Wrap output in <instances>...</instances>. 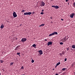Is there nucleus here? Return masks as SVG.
<instances>
[{
  "label": "nucleus",
  "instance_id": "obj_1",
  "mask_svg": "<svg viewBox=\"0 0 75 75\" xmlns=\"http://www.w3.org/2000/svg\"><path fill=\"white\" fill-rule=\"evenodd\" d=\"M58 34V33L57 32H54L50 34L49 35V37H50V36H52V35H57Z\"/></svg>",
  "mask_w": 75,
  "mask_h": 75
},
{
  "label": "nucleus",
  "instance_id": "obj_2",
  "mask_svg": "<svg viewBox=\"0 0 75 75\" xmlns=\"http://www.w3.org/2000/svg\"><path fill=\"white\" fill-rule=\"evenodd\" d=\"M66 38H67V37L65 36V37L63 39H61V41L62 42H65L66 41H67Z\"/></svg>",
  "mask_w": 75,
  "mask_h": 75
},
{
  "label": "nucleus",
  "instance_id": "obj_3",
  "mask_svg": "<svg viewBox=\"0 0 75 75\" xmlns=\"http://www.w3.org/2000/svg\"><path fill=\"white\" fill-rule=\"evenodd\" d=\"M27 41V39L25 38H23L21 40V42H25Z\"/></svg>",
  "mask_w": 75,
  "mask_h": 75
},
{
  "label": "nucleus",
  "instance_id": "obj_4",
  "mask_svg": "<svg viewBox=\"0 0 75 75\" xmlns=\"http://www.w3.org/2000/svg\"><path fill=\"white\" fill-rule=\"evenodd\" d=\"M40 5L41 7L44 6H45V3L44 2H41L40 4Z\"/></svg>",
  "mask_w": 75,
  "mask_h": 75
},
{
  "label": "nucleus",
  "instance_id": "obj_5",
  "mask_svg": "<svg viewBox=\"0 0 75 75\" xmlns=\"http://www.w3.org/2000/svg\"><path fill=\"white\" fill-rule=\"evenodd\" d=\"M13 16L14 18H15V17H17V15L16 14V13L14 11L13 13Z\"/></svg>",
  "mask_w": 75,
  "mask_h": 75
},
{
  "label": "nucleus",
  "instance_id": "obj_6",
  "mask_svg": "<svg viewBox=\"0 0 75 75\" xmlns=\"http://www.w3.org/2000/svg\"><path fill=\"white\" fill-rule=\"evenodd\" d=\"M52 7H53L54 8H55L56 9H58V8H59V6H52Z\"/></svg>",
  "mask_w": 75,
  "mask_h": 75
},
{
  "label": "nucleus",
  "instance_id": "obj_7",
  "mask_svg": "<svg viewBox=\"0 0 75 75\" xmlns=\"http://www.w3.org/2000/svg\"><path fill=\"white\" fill-rule=\"evenodd\" d=\"M38 52H39V54H40V55H42V54L43 53L42 51L41 50L38 51Z\"/></svg>",
  "mask_w": 75,
  "mask_h": 75
},
{
  "label": "nucleus",
  "instance_id": "obj_8",
  "mask_svg": "<svg viewBox=\"0 0 75 75\" xmlns=\"http://www.w3.org/2000/svg\"><path fill=\"white\" fill-rule=\"evenodd\" d=\"M75 16V13H73L71 15H70V17H71V18H73L74 16Z\"/></svg>",
  "mask_w": 75,
  "mask_h": 75
},
{
  "label": "nucleus",
  "instance_id": "obj_9",
  "mask_svg": "<svg viewBox=\"0 0 75 75\" xmlns=\"http://www.w3.org/2000/svg\"><path fill=\"white\" fill-rule=\"evenodd\" d=\"M52 42H48V43L47 44L48 46H49L50 45H52Z\"/></svg>",
  "mask_w": 75,
  "mask_h": 75
},
{
  "label": "nucleus",
  "instance_id": "obj_10",
  "mask_svg": "<svg viewBox=\"0 0 75 75\" xmlns=\"http://www.w3.org/2000/svg\"><path fill=\"white\" fill-rule=\"evenodd\" d=\"M64 53H65V52H64V51L62 52V53H61L60 54V55H61V57H62L63 56L62 55H64Z\"/></svg>",
  "mask_w": 75,
  "mask_h": 75
},
{
  "label": "nucleus",
  "instance_id": "obj_11",
  "mask_svg": "<svg viewBox=\"0 0 75 75\" xmlns=\"http://www.w3.org/2000/svg\"><path fill=\"white\" fill-rule=\"evenodd\" d=\"M19 47V46H17L15 49V50H18V47Z\"/></svg>",
  "mask_w": 75,
  "mask_h": 75
},
{
  "label": "nucleus",
  "instance_id": "obj_12",
  "mask_svg": "<svg viewBox=\"0 0 75 75\" xmlns=\"http://www.w3.org/2000/svg\"><path fill=\"white\" fill-rule=\"evenodd\" d=\"M37 46L35 44H34L32 46H33V47H34V48H35Z\"/></svg>",
  "mask_w": 75,
  "mask_h": 75
},
{
  "label": "nucleus",
  "instance_id": "obj_13",
  "mask_svg": "<svg viewBox=\"0 0 75 75\" xmlns=\"http://www.w3.org/2000/svg\"><path fill=\"white\" fill-rule=\"evenodd\" d=\"M32 14V13L31 12H28V15H31Z\"/></svg>",
  "mask_w": 75,
  "mask_h": 75
},
{
  "label": "nucleus",
  "instance_id": "obj_14",
  "mask_svg": "<svg viewBox=\"0 0 75 75\" xmlns=\"http://www.w3.org/2000/svg\"><path fill=\"white\" fill-rule=\"evenodd\" d=\"M71 47L72 48H74V49H75V45H72Z\"/></svg>",
  "mask_w": 75,
  "mask_h": 75
},
{
  "label": "nucleus",
  "instance_id": "obj_15",
  "mask_svg": "<svg viewBox=\"0 0 75 75\" xmlns=\"http://www.w3.org/2000/svg\"><path fill=\"white\" fill-rule=\"evenodd\" d=\"M1 28H4V25H1L0 27Z\"/></svg>",
  "mask_w": 75,
  "mask_h": 75
},
{
  "label": "nucleus",
  "instance_id": "obj_16",
  "mask_svg": "<svg viewBox=\"0 0 75 75\" xmlns=\"http://www.w3.org/2000/svg\"><path fill=\"white\" fill-rule=\"evenodd\" d=\"M44 25H45V24H41L39 26V27H41L42 26H44Z\"/></svg>",
  "mask_w": 75,
  "mask_h": 75
},
{
  "label": "nucleus",
  "instance_id": "obj_17",
  "mask_svg": "<svg viewBox=\"0 0 75 75\" xmlns=\"http://www.w3.org/2000/svg\"><path fill=\"white\" fill-rule=\"evenodd\" d=\"M61 64V63H60V62H59L57 64L56 66H58V65H59V64Z\"/></svg>",
  "mask_w": 75,
  "mask_h": 75
},
{
  "label": "nucleus",
  "instance_id": "obj_18",
  "mask_svg": "<svg viewBox=\"0 0 75 75\" xmlns=\"http://www.w3.org/2000/svg\"><path fill=\"white\" fill-rule=\"evenodd\" d=\"M66 70V68H63L62 69V71H65Z\"/></svg>",
  "mask_w": 75,
  "mask_h": 75
},
{
  "label": "nucleus",
  "instance_id": "obj_19",
  "mask_svg": "<svg viewBox=\"0 0 75 75\" xmlns=\"http://www.w3.org/2000/svg\"><path fill=\"white\" fill-rule=\"evenodd\" d=\"M24 68V66H22L21 68V69H23Z\"/></svg>",
  "mask_w": 75,
  "mask_h": 75
},
{
  "label": "nucleus",
  "instance_id": "obj_20",
  "mask_svg": "<svg viewBox=\"0 0 75 75\" xmlns=\"http://www.w3.org/2000/svg\"><path fill=\"white\" fill-rule=\"evenodd\" d=\"M24 15H28V12L24 13Z\"/></svg>",
  "mask_w": 75,
  "mask_h": 75
},
{
  "label": "nucleus",
  "instance_id": "obj_21",
  "mask_svg": "<svg viewBox=\"0 0 75 75\" xmlns=\"http://www.w3.org/2000/svg\"><path fill=\"white\" fill-rule=\"evenodd\" d=\"M0 62H1V63H3V62H4V61L3 60H0Z\"/></svg>",
  "mask_w": 75,
  "mask_h": 75
},
{
  "label": "nucleus",
  "instance_id": "obj_22",
  "mask_svg": "<svg viewBox=\"0 0 75 75\" xmlns=\"http://www.w3.org/2000/svg\"><path fill=\"white\" fill-rule=\"evenodd\" d=\"M10 66H11V65H13V63L12 62L10 64Z\"/></svg>",
  "mask_w": 75,
  "mask_h": 75
},
{
  "label": "nucleus",
  "instance_id": "obj_23",
  "mask_svg": "<svg viewBox=\"0 0 75 75\" xmlns=\"http://www.w3.org/2000/svg\"><path fill=\"white\" fill-rule=\"evenodd\" d=\"M73 7L75 8V2L73 3Z\"/></svg>",
  "mask_w": 75,
  "mask_h": 75
},
{
  "label": "nucleus",
  "instance_id": "obj_24",
  "mask_svg": "<svg viewBox=\"0 0 75 75\" xmlns=\"http://www.w3.org/2000/svg\"><path fill=\"white\" fill-rule=\"evenodd\" d=\"M64 43H63V42H61L60 43V45H62V44H63Z\"/></svg>",
  "mask_w": 75,
  "mask_h": 75
},
{
  "label": "nucleus",
  "instance_id": "obj_25",
  "mask_svg": "<svg viewBox=\"0 0 75 75\" xmlns=\"http://www.w3.org/2000/svg\"><path fill=\"white\" fill-rule=\"evenodd\" d=\"M34 60H33V59H32V63H34Z\"/></svg>",
  "mask_w": 75,
  "mask_h": 75
},
{
  "label": "nucleus",
  "instance_id": "obj_26",
  "mask_svg": "<svg viewBox=\"0 0 75 75\" xmlns=\"http://www.w3.org/2000/svg\"><path fill=\"white\" fill-rule=\"evenodd\" d=\"M24 11H25L24 10H23L21 11V12H22V13H24Z\"/></svg>",
  "mask_w": 75,
  "mask_h": 75
},
{
  "label": "nucleus",
  "instance_id": "obj_27",
  "mask_svg": "<svg viewBox=\"0 0 75 75\" xmlns=\"http://www.w3.org/2000/svg\"><path fill=\"white\" fill-rule=\"evenodd\" d=\"M41 14H44V13L42 12L40 13Z\"/></svg>",
  "mask_w": 75,
  "mask_h": 75
},
{
  "label": "nucleus",
  "instance_id": "obj_28",
  "mask_svg": "<svg viewBox=\"0 0 75 75\" xmlns=\"http://www.w3.org/2000/svg\"><path fill=\"white\" fill-rule=\"evenodd\" d=\"M20 52L17 53V55H20Z\"/></svg>",
  "mask_w": 75,
  "mask_h": 75
},
{
  "label": "nucleus",
  "instance_id": "obj_29",
  "mask_svg": "<svg viewBox=\"0 0 75 75\" xmlns=\"http://www.w3.org/2000/svg\"><path fill=\"white\" fill-rule=\"evenodd\" d=\"M67 58H65L64 59V61H67Z\"/></svg>",
  "mask_w": 75,
  "mask_h": 75
},
{
  "label": "nucleus",
  "instance_id": "obj_30",
  "mask_svg": "<svg viewBox=\"0 0 75 75\" xmlns=\"http://www.w3.org/2000/svg\"><path fill=\"white\" fill-rule=\"evenodd\" d=\"M43 11H44V10L43 9L42 10V12H43Z\"/></svg>",
  "mask_w": 75,
  "mask_h": 75
},
{
  "label": "nucleus",
  "instance_id": "obj_31",
  "mask_svg": "<svg viewBox=\"0 0 75 75\" xmlns=\"http://www.w3.org/2000/svg\"><path fill=\"white\" fill-rule=\"evenodd\" d=\"M67 51H68L69 50V48H67Z\"/></svg>",
  "mask_w": 75,
  "mask_h": 75
},
{
  "label": "nucleus",
  "instance_id": "obj_32",
  "mask_svg": "<svg viewBox=\"0 0 75 75\" xmlns=\"http://www.w3.org/2000/svg\"><path fill=\"white\" fill-rule=\"evenodd\" d=\"M68 1H69V0H66V2H67Z\"/></svg>",
  "mask_w": 75,
  "mask_h": 75
},
{
  "label": "nucleus",
  "instance_id": "obj_33",
  "mask_svg": "<svg viewBox=\"0 0 75 75\" xmlns=\"http://www.w3.org/2000/svg\"><path fill=\"white\" fill-rule=\"evenodd\" d=\"M50 18L52 20V17H50Z\"/></svg>",
  "mask_w": 75,
  "mask_h": 75
},
{
  "label": "nucleus",
  "instance_id": "obj_34",
  "mask_svg": "<svg viewBox=\"0 0 75 75\" xmlns=\"http://www.w3.org/2000/svg\"><path fill=\"white\" fill-rule=\"evenodd\" d=\"M45 41H47V39H45Z\"/></svg>",
  "mask_w": 75,
  "mask_h": 75
},
{
  "label": "nucleus",
  "instance_id": "obj_35",
  "mask_svg": "<svg viewBox=\"0 0 75 75\" xmlns=\"http://www.w3.org/2000/svg\"><path fill=\"white\" fill-rule=\"evenodd\" d=\"M34 13H35V12H33L32 13V14H34Z\"/></svg>",
  "mask_w": 75,
  "mask_h": 75
},
{
  "label": "nucleus",
  "instance_id": "obj_36",
  "mask_svg": "<svg viewBox=\"0 0 75 75\" xmlns=\"http://www.w3.org/2000/svg\"><path fill=\"white\" fill-rule=\"evenodd\" d=\"M61 20L62 21H63V20H64V19H61Z\"/></svg>",
  "mask_w": 75,
  "mask_h": 75
},
{
  "label": "nucleus",
  "instance_id": "obj_37",
  "mask_svg": "<svg viewBox=\"0 0 75 75\" xmlns=\"http://www.w3.org/2000/svg\"><path fill=\"white\" fill-rule=\"evenodd\" d=\"M71 66L72 67H73V66H74V64H71Z\"/></svg>",
  "mask_w": 75,
  "mask_h": 75
},
{
  "label": "nucleus",
  "instance_id": "obj_38",
  "mask_svg": "<svg viewBox=\"0 0 75 75\" xmlns=\"http://www.w3.org/2000/svg\"><path fill=\"white\" fill-rule=\"evenodd\" d=\"M57 66L56 65V66H55V68H57Z\"/></svg>",
  "mask_w": 75,
  "mask_h": 75
},
{
  "label": "nucleus",
  "instance_id": "obj_39",
  "mask_svg": "<svg viewBox=\"0 0 75 75\" xmlns=\"http://www.w3.org/2000/svg\"><path fill=\"white\" fill-rule=\"evenodd\" d=\"M55 75H58V74H56Z\"/></svg>",
  "mask_w": 75,
  "mask_h": 75
},
{
  "label": "nucleus",
  "instance_id": "obj_40",
  "mask_svg": "<svg viewBox=\"0 0 75 75\" xmlns=\"http://www.w3.org/2000/svg\"><path fill=\"white\" fill-rule=\"evenodd\" d=\"M68 5H69V3H68Z\"/></svg>",
  "mask_w": 75,
  "mask_h": 75
},
{
  "label": "nucleus",
  "instance_id": "obj_41",
  "mask_svg": "<svg viewBox=\"0 0 75 75\" xmlns=\"http://www.w3.org/2000/svg\"><path fill=\"white\" fill-rule=\"evenodd\" d=\"M72 0V1H74V0Z\"/></svg>",
  "mask_w": 75,
  "mask_h": 75
},
{
  "label": "nucleus",
  "instance_id": "obj_42",
  "mask_svg": "<svg viewBox=\"0 0 75 75\" xmlns=\"http://www.w3.org/2000/svg\"><path fill=\"white\" fill-rule=\"evenodd\" d=\"M67 39H68V38H67V39H66V40H67Z\"/></svg>",
  "mask_w": 75,
  "mask_h": 75
},
{
  "label": "nucleus",
  "instance_id": "obj_43",
  "mask_svg": "<svg viewBox=\"0 0 75 75\" xmlns=\"http://www.w3.org/2000/svg\"><path fill=\"white\" fill-rule=\"evenodd\" d=\"M0 75H1V73H0Z\"/></svg>",
  "mask_w": 75,
  "mask_h": 75
},
{
  "label": "nucleus",
  "instance_id": "obj_44",
  "mask_svg": "<svg viewBox=\"0 0 75 75\" xmlns=\"http://www.w3.org/2000/svg\"><path fill=\"white\" fill-rule=\"evenodd\" d=\"M74 74H75V73H74Z\"/></svg>",
  "mask_w": 75,
  "mask_h": 75
},
{
  "label": "nucleus",
  "instance_id": "obj_45",
  "mask_svg": "<svg viewBox=\"0 0 75 75\" xmlns=\"http://www.w3.org/2000/svg\"><path fill=\"white\" fill-rule=\"evenodd\" d=\"M53 69V70H54V69Z\"/></svg>",
  "mask_w": 75,
  "mask_h": 75
}]
</instances>
